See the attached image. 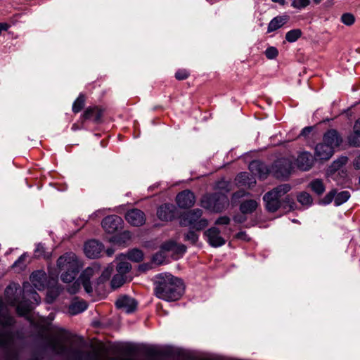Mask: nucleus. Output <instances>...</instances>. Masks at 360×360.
Segmentation results:
<instances>
[{
	"label": "nucleus",
	"instance_id": "obj_20",
	"mask_svg": "<svg viewBox=\"0 0 360 360\" xmlns=\"http://www.w3.org/2000/svg\"><path fill=\"white\" fill-rule=\"evenodd\" d=\"M314 162V157L309 152L301 153L296 160L297 167L302 171L310 169Z\"/></svg>",
	"mask_w": 360,
	"mask_h": 360
},
{
	"label": "nucleus",
	"instance_id": "obj_61",
	"mask_svg": "<svg viewBox=\"0 0 360 360\" xmlns=\"http://www.w3.org/2000/svg\"><path fill=\"white\" fill-rule=\"evenodd\" d=\"M51 186H56V185H53V184H51ZM56 187L58 188V186H56Z\"/></svg>",
	"mask_w": 360,
	"mask_h": 360
},
{
	"label": "nucleus",
	"instance_id": "obj_44",
	"mask_svg": "<svg viewBox=\"0 0 360 360\" xmlns=\"http://www.w3.org/2000/svg\"><path fill=\"white\" fill-rule=\"evenodd\" d=\"M278 54V51L276 48L271 46L266 49L265 55L268 59H274Z\"/></svg>",
	"mask_w": 360,
	"mask_h": 360
},
{
	"label": "nucleus",
	"instance_id": "obj_62",
	"mask_svg": "<svg viewBox=\"0 0 360 360\" xmlns=\"http://www.w3.org/2000/svg\"><path fill=\"white\" fill-rule=\"evenodd\" d=\"M359 180H360V176H359Z\"/></svg>",
	"mask_w": 360,
	"mask_h": 360
},
{
	"label": "nucleus",
	"instance_id": "obj_16",
	"mask_svg": "<svg viewBox=\"0 0 360 360\" xmlns=\"http://www.w3.org/2000/svg\"><path fill=\"white\" fill-rule=\"evenodd\" d=\"M125 219L128 223L134 226H140L144 224L146 220L145 214L138 209L129 210L126 214Z\"/></svg>",
	"mask_w": 360,
	"mask_h": 360
},
{
	"label": "nucleus",
	"instance_id": "obj_33",
	"mask_svg": "<svg viewBox=\"0 0 360 360\" xmlns=\"http://www.w3.org/2000/svg\"><path fill=\"white\" fill-rule=\"evenodd\" d=\"M302 35L300 29H294L288 32L285 34V39L290 43L296 41Z\"/></svg>",
	"mask_w": 360,
	"mask_h": 360
},
{
	"label": "nucleus",
	"instance_id": "obj_53",
	"mask_svg": "<svg viewBox=\"0 0 360 360\" xmlns=\"http://www.w3.org/2000/svg\"><path fill=\"white\" fill-rule=\"evenodd\" d=\"M354 166L357 169H360V155L354 160Z\"/></svg>",
	"mask_w": 360,
	"mask_h": 360
},
{
	"label": "nucleus",
	"instance_id": "obj_4",
	"mask_svg": "<svg viewBox=\"0 0 360 360\" xmlns=\"http://www.w3.org/2000/svg\"><path fill=\"white\" fill-rule=\"evenodd\" d=\"M57 275L50 272V281L47 283L46 274L42 271L34 272L31 276V282L38 290H43L46 286L49 288L47 292V302H51L58 295V288H55Z\"/></svg>",
	"mask_w": 360,
	"mask_h": 360
},
{
	"label": "nucleus",
	"instance_id": "obj_49",
	"mask_svg": "<svg viewBox=\"0 0 360 360\" xmlns=\"http://www.w3.org/2000/svg\"><path fill=\"white\" fill-rule=\"evenodd\" d=\"M80 283L77 281H74L73 283L69 286L68 290L70 293H75L79 288Z\"/></svg>",
	"mask_w": 360,
	"mask_h": 360
},
{
	"label": "nucleus",
	"instance_id": "obj_42",
	"mask_svg": "<svg viewBox=\"0 0 360 360\" xmlns=\"http://www.w3.org/2000/svg\"><path fill=\"white\" fill-rule=\"evenodd\" d=\"M310 3V0H293L292 6L297 9H302L307 7Z\"/></svg>",
	"mask_w": 360,
	"mask_h": 360
},
{
	"label": "nucleus",
	"instance_id": "obj_17",
	"mask_svg": "<svg viewBox=\"0 0 360 360\" xmlns=\"http://www.w3.org/2000/svg\"><path fill=\"white\" fill-rule=\"evenodd\" d=\"M103 250V245L96 240H91L84 244V251L89 258L98 257Z\"/></svg>",
	"mask_w": 360,
	"mask_h": 360
},
{
	"label": "nucleus",
	"instance_id": "obj_60",
	"mask_svg": "<svg viewBox=\"0 0 360 360\" xmlns=\"http://www.w3.org/2000/svg\"><path fill=\"white\" fill-rule=\"evenodd\" d=\"M41 250H43V247L42 246H41L40 248L39 247L37 248V251H41Z\"/></svg>",
	"mask_w": 360,
	"mask_h": 360
},
{
	"label": "nucleus",
	"instance_id": "obj_58",
	"mask_svg": "<svg viewBox=\"0 0 360 360\" xmlns=\"http://www.w3.org/2000/svg\"><path fill=\"white\" fill-rule=\"evenodd\" d=\"M108 255H111L113 254L114 250L112 249H108L106 251Z\"/></svg>",
	"mask_w": 360,
	"mask_h": 360
},
{
	"label": "nucleus",
	"instance_id": "obj_50",
	"mask_svg": "<svg viewBox=\"0 0 360 360\" xmlns=\"http://www.w3.org/2000/svg\"><path fill=\"white\" fill-rule=\"evenodd\" d=\"M249 176L250 175L248 172H240L236 176L235 180H250Z\"/></svg>",
	"mask_w": 360,
	"mask_h": 360
},
{
	"label": "nucleus",
	"instance_id": "obj_46",
	"mask_svg": "<svg viewBox=\"0 0 360 360\" xmlns=\"http://www.w3.org/2000/svg\"><path fill=\"white\" fill-rule=\"evenodd\" d=\"M198 239V236L193 231L188 232L186 236V240L191 242V243H195Z\"/></svg>",
	"mask_w": 360,
	"mask_h": 360
},
{
	"label": "nucleus",
	"instance_id": "obj_30",
	"mask_svg": "<svg viewBox=\"0 0 360 360\" xmlns=\"http://www.w3.org/2000/svg\"><path fill=\"white\" fill-rule=\"evenodd\" d=\"M257 205L258 203L255 200H249L241 204L240 210L243 213H250L253 212Z\"/></svg>",
	"mask_w": 360,
	"mask_h": 360
},
{
	"label": "nucleus",
	"instance_id": "obj_15",
	"mask_svg": "<svg viewBox=\"0 0 360 360\" xmlns=\"http://www.w3.org/2000/svg\"><path fill=\"white\" fill-rule=\"evenodd\" d=\"M161 250L164 254L169 253L172 257H178L185 252L186 247L184 245L176 243L172 240H169L162 245Z\"/></svg>",
	"mask_w": 360,
	"mask_h": 360
},
{
	"label": "nucleus",
	"instance_id": "obj_26",
	"mask_svg": "<svg viewBox=\"0 0 360 360\" xmlns=\"http://www.w3.org/2000/svg\"><path fill=\"white\" fill-rule=\"evenodd\" d=\"M349 143L354 146H360V119L354 124V133L349 137Z\"/></svg>",
	"mask_w": 360,
	"mask_h": 360
},
{
	"label": "nucleus",
	"instance_id": "obj_52",
	"mask_svg": "<svg viewBox=\"0 0 360 360\" xmlns=\"http://www.w3.org/2000/svg\"><path fill=\"white\" fill-rule=\"evenodd\" d=\"M312 131V127H304L302 131H301V133L300 134V136H306L307 134H309L311 131Z\"/></svg>",
	"mask_w": 360,
	"mask_h": 360
},
{
	"label": "nucleus",
	"instance_id": "obj_1",
	"mask_svg": "<svg viewBox=\"0 0 360 360\" xmlns=\"http://www.w3.org/2000/svg\"><path fill=\"white\" fill-rule=\"evenodd\" d=\"M6 299L19 314L24 315L31 309V304L38 302L39 297L31 290L28 283L24 284L22 290L18 284L12 283L6 290Z\"/></svg>",
	"mask_w": 360,
	"mask_h": 360
},
{
	"label": "nucleus",
	"instance_id": "obj_41",
	"mask_svg": "<svg viewBox=\"0 0 360 360\" xmlns=\"http://www.w3.org/2000/svg\"><path fill=\"white\" fill-rule=\"evenodd\" d=\"M298 201L302 205H309L312 202V198L309 194L302 193L297 196Z\"/></svg>",
	"mask_w": 360,
	"mask_h": 360
},
{
	"label": "nucleus",
	"instance_id": "obj_35",
	"mask_svg": "<svg viewBox=\"0 0 360 360\" xmlns=\"http://www.w3.org/2000/svg\"><path fill=\"white\" fill-rule=\"evenodd\" d=\"M113 266L112 265L108 266L106 268H105L102 272L101 274L98 278V281L97 283L98 285L101 283H103L105 281L108 280L110 278L111 273L112 271Z\"/></svg>",
	"mask_w": 360,
	"mask_h": 360
},
{
	"label": "nucleus",
	"instance_id": "obj_29",
	"mask_svg": "<svg viewBox=\"0 0 360 360\" xmlns=\"http://www.w3.org/2000/svg\"><path fill=\"white\" fill-rule=\"evenodd\" d=\"M130 238H131V235H130L129 232L124 231L120 235H116V236L111 237L109 239V241L114 245H122L125 244V243L128 240H129Z\"/></svg>",
	"mask_w": 360,
	"mask_h": 360
},
{
	"label": "nucleus",
	"instance_id": "obj_14",
	"mask_svg": "<svg viewBox=\"0 0 360 360\" xmlns=\"http://www.w3.org/2000/svg\"><path fill=\"white\" fill-rule=\"evenodd\" d=\"M123 221L117 215H112L105 218L102 222V226L105 232L113 233L122 229Z\"/></svg>",
	"mask_w": 360,
	"mask_h": 360
},
{
	"label": "nucleus",
	"instance_id": "obj_7",
	"mask_svg": "<svg viewBox=\"0 0 360 360\" xmlns=\"http://www.w3.org/2000/svg\"><path fill=\"white\" fill-rule=\"evenodd\" d=\"M271 173L276 178L288 177L293 170L292 161L289 158H280L271 166Z\"/></svg>",
	"mask_w": 360,
	"mask_h": 360
},
{
	"label": "nucleus",
	"instance_id": "obj_51",
	"mask_svg": "<svg viewBox=\"0 0 360 360\" xmlns=\"http://www.w3.org/2000/svg\"><path fill=\"white\" fill-rule=\"evenodd\" d=\"M245 195V192L243 190H240L237 192H235L233 194V200L236 201V200L240 198L241 197L244 196Z\"/></svg>",
	"mask_w": 360,
	"mask_h": 360
},
{
	"label": "nucleus",
	"instance_id": "obj_47",
	"mask_svg": "<svg viewBox=\"0 0 360 360\" xmlns=\"http://www.w3.org/2000/svg\"><path fill=\"white\" fill-rule=\"evenodd\" d=\"M53 347L57 353H63L65 351V346L61 342L53 343Z\"/></svg>",
	"mask_w": 360,
	"mask_h": 360
},
{
	"label": "nucleus",
	"instance_id": "obj_45",
	"mask_svg": "<svg viewBox=\"0 0 360 360\" xmlns=\"http://www.w3.org/2000/svg\"><path fill=\"white\" fill-rule=\"evenodd\" d=\"M335 196V191H333L327 194L323 199L320 200V204L327 205L329 204Z\"/></svg>",
	"mask_w": 360,
	"mask_h": 360
},
{
	"label": "nucleus",
	"instance_id": "obj_32",
	"mask_svg": "<svg viewBox=\"0 0 360 360\" xmlns=\"http://www.w3.org/2000/svg\"><path fill=\"white\" fill-rule=\"evenodd\" d=\"M93 355L91 354L85 353L81 351L72 352L68 360H88Z\"/></svg>",
	"mask_w": 360,
	"mask_h": 360
},
{
	"label": "nucleus",
	"instance_id": "obj_40",
	"mask_svg": "<svg viewBox=\"0 0 360 360\" xmlns=\"http://www.w3.org/2000/svg\"><path fill=\"white\" fill-rule=\"evenodd\" d=\"M165 258V254L160 250V252L157 253L153 257L152 264L155 266L160 265L163 263Z\"/></svg>",
	"mask_w": 360,
	"mask_h": 360
},
{
	"label": "nucleus",
	"instance_id": "obj_31",
	"mask_svg": "<svg viewBox=\"0 0 360 360\" xmlns=\"http://www.w3.org/2000/svg\"><path fill=\"white\" fill-rule=\"evenodd\" d=\"M85 104V96L84 94H79L77 98L72 104V111L75 113H78L84 108Z\"/></svg>",
	"mask_w": 360,
	"mask_h": 360
},
{
	"label": "nucleus",
	"instance_id": "obj_8",
	"mask_svg": "<svg viewBox=\"0 0 360 360\" xmlns=\"http://www.w3.org/2000/svg\"><path fill=\"white\" fill-rule=\"evenodd\" d=\"M202 206L214 212H219L226 208L228 205L226 198L223 196H204L201 200Z\"/></svg>",
	"mask_w": 360,
	"mask_h": 360
},
{
	"label": "nucleus",
	"instance_id": "obj_2",
	"mask_svg": "<svg viewBox=\"0 0 360 360\" xmlns=\"http://www.w3.org/2000/svg\"><path fill=\"white\" fill-rule=\"evenodd\" d=\"M156 282L158 284L156 295L159 298L167 301L176 300L183 291V283L181 280L169 274H160Z\"/></svg>",
	"mask_w": 360,
	"mask_h": 360
},
{
	"label": "nucleus",
	"instance_id": "obj_6",
	"mask_svg": "<svg viewBox=\"0 0 360 360\" xmlns=\"http://www.w3.org/2000/svg\"><path fill=\"white\" fill-rule=\"evenodd\" d=\"M290 187L288 184H283L276 189L269 192L264 196L266 208L271 212H275L280 206L279 198L282 195L290 191Z\"/></svg>",
	"mask_w": 360,
	"mask_h": 360
},
{
	"label": "nucleus",
	"instance_id": "obj_57",
	"mask_svg": "<svg viewBox=\"0 0 360 360\" xmlns=\"http://www.w3.org/2000/svg\"><path fill=\"white\" fill-rule=\"evenodd\" d=\"M153 266L150 264H144V266H143V270H146V269H150Z\"/></svg>",
	"mask_w": 360,
	"mask_h": 360
},
{
	"label": "nucleus",
	"instance_id": "obj_22",
	"mask_svg": "<svg viewBox=\"0 0 360 360\" xmlns=\"http://www.w3.org/2000/svg\"><path fill=\"white\" fill-rule=\"evenodd\" d=\"M334 153V150L329 146L321 143L315 148V158L320 160H329Z\"/></svg>",
	"mask_w": 360,
	"mask_h": 360
},
{
	"label": "nucleus",
	"instance_id": "obj_37",
	"mask_svg": "<svg viewBox=\"0 0 360 360\" xmlns=\"http://www.w3.org/2000/svg\"><path fill=\"white\" fill-rule=\"evenodd\" d=\"M350 195L348 191H342L339 193L335 198V202L336 205H340L343 202H346Z\"/></svg>",
	"mask_w": 360,
	"mask_h": 360
},
{
	"label": "nucleus",
	"instance_id": "obj_21",
	"mask_svg": "<svg viewBox=\"0 0 360 360\" xmlns=\"http://www.w3.org/2000/svg\"><path fill=\"white\" fill-rule=\"evenodd\" d=\"M103 110L98 106L87 108L82 115V119L84 120H91L95 123H98L101 120Z\"/></svg>",
	"mask_w": 360,
	"mask_h": 360
},
{
	"label": "nucleus",
	"instance_id": "obj_25",
	"mask_svg": "<svg viewBox=\"0 0 360 360\" xmlns=\"http://www.w3.org/2000/svg\"><path fill=\"white\" fill-rule=\"evenodd\" d=\"M288 20L287 16H276L274 18L268 25L267 32L270 33L279 29L288 22Z\"/></svg>",
	"mask_w": 360,
	"mask_h": 360
},
{
	"label": "nucleus",
	"instance_id": "obj_18",
	"mask_svg": "<svg viewBox=\"0 0 360 360\" xmlns=\"http://www.w3.org/2000/svg\"><path fill=\"white\" fill-rule=\"evenodd\" d=\"M176 202L180 208H189L194 205L195 197L191 191H183L177 195Z\"/></svg>",
	"mask_w": 360,
	"mask_h": 360
},
{
	"label": "nucleus",
	"instance_id": "obj_5",
	"mask_svg": "<svg viewBox=\"0 0 360 360\" xmlns=\"http://www.w3.org/2000/svg\"><path fill=\"white\" fill-rule=\"evenodd\" d=\"M181 224L183 226L190 225L193 229L200 231L207 226L208 221L202 217L201 210L194 209L184 215Z\"/></svg>",
	"mask_w": 360,
	"mask_h": 360
},
{
	"label": "nucleus",
	"instance_id": "obj_36",
	"mask_svg": "<svg viewBox=\"0 0 360 360\" xmlns=\"http://www.w3.org/2000/svg\"><path fill=\"white\" fill-rule=\"evenodd\" d=\"M309 187L318 195H321L325 191V186L322 181H311Z\"/></svg>",
	"mask_w": 360,
	"mask_h": 360
},
{
	"label": "nucleus",
	"instance_id": "obj_34",
	"mask_svg": "<svg viewBox=\"0 0 360 360\" xmlns=\"http://www.w3.org/2000/svg\"><path fill=\"white\" fill-rule=\"evenodd\" d=\"M143 257V254L141 250L138 249H134L129 252L127 259L133 262H139L142 260Z\"/></svg>",
	"mask_w": 360,
	"mask_h": 360
},
{
	"label": "nucleus",
	"instance_id": "obj_27",
	"mask_svg": "<svg viewBox=\"0 0 360 360\" xmlns=\"http://www.w3.org/2000/svg\"><path fill=\"white\" fill-rule=\"evenodd\" d=\"M118 263L117 265V271L120 274H124L128 272L131 268L129 263L127 262V256L120 255L117 258Z\"/></svg>",
	"mask_w": 360,
	"mask_h": 360
},
{
	"label": "nucleus",
	"instance_id": "obj_43",
	"mask_svg": "<svg viewBox=\"0 0 360 360\" xmlns=\"http://www.w3.org/2000/svg\"><path fill=\"white\" fill-rule=\"evenodd\" d=\"M190 75L189 72L186 69H179L175 73V77L178 80H184Z\"/></svg>",
	"mask_w": 360,
	"mask_h": 360
},
{
	"label": "nucleus",
	"instance_id": "obj_59",
	"mask_svg": "<svg viewBox=\"0 0 360 360\" xmlns=\"http://www.w3.org/2000/svg\"><path fill=\"white\" fill-rule=\"evenodd\" d=\"M322 0H314V2L316 4H319Z\"/></svg>",
	"mask_w": 360,
	"mask_h": 360
},
{
	"label": "nucleus",
	"instance_id": "obj_54",
	"mask_svg": "<svg viewBox=\"0 0 360 360\" xmlns=\"http://www.w3.org/2000/svg\"><path fill=\"white\" fill-rule=\"evenodd\" d=\"M237 238H239V239H243V240H247L248 239L245 233H239L237 235Z\"/></svg>",
	"mask_w": 360,
	"mask_h": 360
},
{
	"label": "nucleus",
	"instance_id": "obj_28",
	"mask_svg": "<svg viewBox=\"0 0 360 360\" xmlns=\"http://www.w3.org/2000/svg\"><path fill=\"white\" fill-rule=\"evenodd\" d=\"M86 304L84 301L79 299H75L72 301L69 307V311L72 314H77L86 309Z\"/></svg>",
	"mask_w": 360,
	"mask_h": 360
},
{
	"label": "nucleus",
	"instance_id": "obj_19",
	"mask_svg": "<svg viewBox=\"0 0 360 360\" xmlns=\"http://www.w3.org/2000/svg\"><path fill=\"white\" fill-rule=\"evenodd\" d=\"M341 142L342 138L338 132L335 129H330L324 134L322 143L329 146L334 150V148L339 146Z\"/></svg>",
	"mask_w": 360,
	"mask_h": 360
},
{
	"label": "nucleus",
	"instance_id": "obj_13",
	"mask_svg": "<svg viewBox=\"0 0 360 360\" xmlns=\"http://www.w3.org/2000/svg\"><path fill=\"white\" fill-rule=\"evenodd\" d=\"M249 169L252 175L259 179L267 178L271 169L264 162L259 160H253L249 165Z\"/></svg>",
	"mask_w": 360,
	"mask_h": 360
},
{
	"label": "nucleus",
	"instance_id": "obj_38",
	"mask_svg": "<svg viewBox=\"0 0 360 360\" xmlns=\"http://www.w3.org/2000/svg\"><path fill=\"white\" fill-rule=\"evenodd\" d=\"M126 281V278L124 276V274H120L117 273L112 280V286L114 288H119Z\"/></svg>",
	"mask_w": 360,
	"mask_h": 360
},
{
	"label": "nucleus",
	"instance_id": "obj_55",
	"mask_svg": "<svg viewBox=\"0 0 360 360\" xmlns=\"http://www.w3.org/2000/svg\"><path fill=\"white\" fill-rule=\"evenodd\" d=\"M272 1L275 2V3H278L281 5H284L285 3V0H271Z\"/></svg>",
	"mask_w": 360,
	"mask_h": 360
},
{
	"label": "nucleus",
	"instance_id": "obj_11",
	"mask_svg": "<svg viewBox=\"0 0 360 360\" xmlns=\"http://www.w3.org/2000/svg\"><path fill=\"white\" fill-rule=\"evenodd\" d=\"M208 243L212 247H219L225 244L226 239L217 227H211L204 232Z\"/></svg>",
	"mask_w": 360,
	"mask_h": 360
},
{
	"label": "nucleus",
	"instance_id": "obj_48",
	"mask_svg": "<svg viewBox=\"0 0 360 360\" xmlns=\"http://www.w3.org/2000/svg\"><path fill=\"white\" fill-rule=\"evenodd\" d=\"M230 221V219L226 216L221 217L216 221L215 224L217 225H225L228 224Z\"/></svg>",
	"mask_w": 360,
	"mask_h": 360
},
{
	"label": "nucleus",
	"instance_id": "obj_12",
	"mask_svg": "<svg viewBox=\"0 0 360 360\" xmlns=\"http://www.w3.org/2000/svg\"><path fill=\"white\" fill-rule=\"evenodd\" d=\"M176 207L173 204L164 203L158 207L157 217L159 220L168 222L174 219Z\"/></svg>",
	"mask_w": 360,
	"mask_h": 360
},
{
	"label": "nucleus",
	"instance_id": "obj_10",
	"mask_svg": "<svg viewBox=\"0 0 360 360\" xmlns=\"http://www.w3.org/2000/svg\"><path fill=\"white\" fill-rule=\"evenodd\" d=\"M347 157H341L335 160L328 168L326 174L328 177L332 179H345L347 176V172L345 169V165L347 162Z\"/></svg>",
	"mask_w": 360,
	"mask_h": 360
},
{
	"label": "nucleus",
	"instance_id": "obj_9",
	"mask_svg": "<svg viewBox=\"0 0 360 360\" xmlns=\"http://www.w3.org/2000/svg\"><path fill=\"white\" fill-rule=\"evenodd\" d=\"M13 323V318L8 314L7 309L4 303L0 300V328L10 326ZM11 340V335L6 331H0V345H6Z\"/></svg>",
	"mask_w": 360,
	"mask_h": 360
},
{
	"label": "nucleus",
	"instance_id": "obj_23",
	"mask_svg": "<svg viewBox=\"0 0 360 360\" xmlns=\"http://www.w3.org/2000/svg\"><path fill=\"white\" fill-rule=\"evenodd\" d=\"M98 271V266L94 265L92 267L87 268L82 274L81 280L85 290L90 292L93 290L91 284L89 283V279Z\"/></svg>",
	"mask_w": 360,
	"mask_h": 360
},
{
	"label": "nucleus",
	"instance_id": "obj_56",
	"mask_svg": "<svg viewBox=\"0 0 360 360\" xmlns=\"http://www.w3.org/2000/svg\"><path fill=\"white\" fill-rule=\"evenodd\" d=\"M103 212V210H98L96 211L94 214L93 216H94L95 217H98L100 214H102Z\"/></svg>",
	"mask_w": 360,
	"mask_h": 360
},
{
	"label": "nucleus",
	"instance_id": "obj_39",
	"mask_svg": "<svg viewBox=\"0 0 360 360\" xmlns=\"http://www.w3.org/2000/svg\"><path fill=\"white\" fill-rule=\"evenodd\" d=\"M354 21V16L349 13H344L341 17V22L347 26L353 25Z\"/></svg>",
	"mask_w": 360,
	"mask_h": 360
},
{
	"label": "nucleus",
	"instance_id": "obj_24",
	"mask_svg": "<svg viewBox=\"0 0 360 360\" xmlns=\"http://www.w3.org/2000/svg\"><path fill=\"white\" fill-rule=\"evenodd\" d=\"M117 307L126 312H131L136 307V301L128 296H121L116 302Z\"/></svg>",
	"mask_w": 360,
	"mask_h": 360
},
{
	"label": "nucleus",
	"instance_id": "obj_3",
	"mask_svg": "<svg viewBox=\"0 0 360 360\" xmlns=\"http://www.w3.org/2000/svg\"><path fill=\"white\" fill-rule=\"evenodd\" d=\"M81 262L76 255L72 252L60 256L57 261V271L53 273L58 276L60 274V278L65 283H71L76 278Z\"/></svg>",
	"mask_w": 360,
	"mask_h": 360
}]
</instances>
